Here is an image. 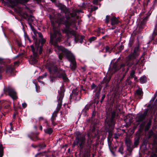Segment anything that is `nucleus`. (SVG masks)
<instances>
[{"mask_svg":"<svg viewBox=\"0 0 157 157\" xmlns=\"http://www.w3.org/2000/svg\"><path fill=\"white\" fill-rule=\"evenodd\" d=\"M137 78H136V77H134V79H135V80L136 79H137Z\"/></svg>","mask_w":157,"mask_h":157,"instance_id":"obj_59","label":"nucleus"},{"mask_svg":"<svg viewBox=\"0 0 157 157\" xmlns=\"http://www.w3.org/2000/svg\"><path fill=\"white\" fill-rule=\"evenodd\" d=\"M38 35L40 37V38L41 39H42L43 37V35H42V34L40 33H38Z\"/></svg>","mask_w":157,"mask_h":157,"instance_id":"obj_41","label":"nucleus"},{"mask_svg":"<svg viewBox=\"0 0 157 157\" xmlns=\"http://www.w3.org/2000/svg\"><path fill=\"white\" fill-rule=\"evenodd\" d=\"M63 57V55L60 54L59 55V58L60 59H61Z\"/></svg>","mask_w":157,"mask_h":157,"instance_id":"obj_45","label":"nucleus"},{"mask_svg":"<svg viewBox=\"0 0 157 157\" xmlns=\"http://www.w3.org/2000/svg\"><path fill=\"white\" fill-rule=\"evenodd\" d=\"M91 88L92 89H94L95 90L98 89V87L94 83L92 84Z\"/></svg>","mask_w":157,"mask_h":157,"instance_id":"obj_29","label":"nucleus"},{"mask_svg":"<svg viewBox=\"0 0 157 157\" xmlns=\"http://www.w3.org/2000/svg\"><path fill=\"white\" fill-rule=\"evenodd\" d=\"M7 90L9 95L11 96L13 99H15L17 98L16 93L13 90L8 88Z\"/></svg>","mask_w":157,"mask_h":157,"instance_id":"obj_11","label":"nucleus"},{"mask_svg":"<svg viewBox=\"0 0 157 157\" xmlns=\"http://www.w3.org/2000/svg\"><path fill=\"white\" fill-rule=\"evenodd\" d=\"M110 78H105L104 80H103V81L105 82V83H108L109 80H110Z\"/></svg>","mask_w":157,"mask_h":157,"instance_id":"obj_30","label":"nucleus"},{"mask_svg":"<svg viewBox=\"0 0 157 157\" xmlns=\"http://www.w3.org/2000/svg\"><path fill=\"white\" fill-rule=\"evenodd\" d=\"M45 147V145H44V147Z\"/></svg>","mask_w":157,"mask_h":157,"instance_id":"obj_63","label":"nucleus"},{"mask_svg":"<svg viewBox=\"0 0 157 157\" xmlns=\"http://www.w3.org/2000/svg\"><path fill=\"white\" fill-rule=\"evenodd\" d=\"M147 114V113H144L143 114H141L137 116L136 118V121L137 122H140L143 121L145 118Z\"/></svg>","mask_w":157,"mask_h":157,"instance_id":"obj_14","label":"nucleus"},{"mask_svg":"<svg viewBox=\"0 0 157 157\" xmlns=\"http://www.w3.org/2000/svg\"><path fill=\"white\" fill-rule=\"evenodd\" d=\"M22 107L23 108H25L27 106V104L26 103H24L22 104Z\"/></svg>","mask_w":157,"mask_h":157,"instance_id":"obj_42","label":"nucleus"},{"mask_svg":"<svg viewBox=\"0 0 157 157\" xmlns=\"http://www.w3.org/2000/svg\"><path fill=\"white\" fill-rule=\"evenodd\" d=\"M40 42L42 45L43 44L45 43V40L44 39L42 38V39H41V40H40Z\"/></svg>","mask_w":157,"mask_h":157,"instance_id":"obj_32","label":"nucleus"},{"mask_svg":"<svg viewBox=\"0 0 157 157\" xmlns=\"http://www.w3.org/2000/svg\"><path fill=\"white\" fill-rule=\"evenodd\" d=\"M110 20L111 23L112 25L117 24L119 22L118 19L114 16L111 17Z\"/></svg>","mask_w":157,"mask_h":157,"instance_id":"obj_15","label":"nucleus"},{"mask_svg":"<svg viewBox=\"0 0 157 157\" xmlns=\"http://www.w3.org/2000/svg\"><path fill=\"white\" fill-rule=\"evenodd\" d=\"M29 0H8V2L11 4L12 6H14L15 5L16 2L26 3Z\"/></svg>","mask_w":157,"mask_h":157,"instance_id":"obj_12","label":"nucleus"},{"mask_svg":"<svg viewBox=\"0 0 157 157\" xmlns=\"http://www.w3.org/2000/svg\"><path fill=\"white\" fill-rule=\"evenodd\" d=\"M154 141L153 143L152 144L153 145H155L156 144H157V136L154 135Z\"/></svg>","mask_w":157,"mask_h":157,"instance_id":"obj_25","label":"nucleus"},{"mask_svg":"<svg viewBox=\"0 0 157 157\" xmlns=\"http://www.w3.org/2000/svg\"><path fill=\"white\" fill-rule=\"evenodd\" d=\"M146 80V77H142L140 78V81L141 83H144Z\"/></svg>","mask_w":157,"mask_h":157,"instance_id":"obj_23","label":"nucleus"},{"mask_svg":"<svg viewBox=\"0 0 157 157\" xmlns=\"http://www.w3.org/2000/svg\"><path fill=\"white\" fill-rule=\"evenodd\" d=\"M139 140L140 138L139 137H136L135 138L134 144L136 146L138 145Z\"/></svg>","mask_w":157,"mask_h":157,"instance_id":"obj_20","label":"nucleus"},{"mask_svg":"<svg viewBox=\"0 0 157 157\" xmlns=\"http://www.w3.org/2000/svg\"><path fill=\"white\" fill-rule=\"evenodd\" d=\"M66 14V17H64L63 15L59 14L57 22L59 24H62L65 25L67 26H69L71 24L69 22L70 17L67 16V14Z\"/></svg>","mask_w":157,"mask_h":157,"instance_id":"obj_4","label":"nucleus"},{"mask_svg":"<svg viewBox=\"0 0 157 157\" xmlns=\"http://www.w3.org/2000/svg\"><path fill=\"white\" fill-rule=\"evenodd\" d=\"M14 64H17V62H14Z\"/></svg>","mask_w":157,"mask_h":157,"instance_id":"obj_57","label":"nucleus"},{"mask_svg":"<svg viewBox=\"0 0 157 157\" xmlns=\"http://www.w3.org/2000/svg\"><path fill=\"white\" fill-rule=\"evenodd\" d=\"M101 88L100 87H99V90L98 92H97L96 94V96L97 97V98H99V96L100 94V91L101 90Z\"/></svg>","mask_w":157,"mask_h":157,"instance_id":"obj_26","label":"nucleus"},{"mask_svg":"<svg viewBox=\"0 0 157 157\" xmlns=\"http://www.w3.org/2000/svg\"><path fill=\"white\" fill-rule=\"evenodd\" d=\"M105 97V94H103L102 95V97L101 99V103H102V101Z\"/></svg>","mask_w":157,"mask_h":157,"instance_id":"obj_40","label":"nucleus"},{"mask_svg":"<svg viewBox=\"0 0 157 157\" xmlns=\"http://www.w3.org/2000/svg\"><path fill=\"white\" fill-rule=\"evenodd\" d=\"M53 131L51 128H49L45 130V133L49 134H51L52 132Z\"/></svg>","mask_w":157,"mask_h":157,"instance_id":"obj_21","label":"nucleus"},{"mask_svg":"<svg viewBox=\"0 0 157 157\" xmlns=\"http://www.w3.org/2000/svg\"><path fill=\"white\" fill-rule=\"evenodd\" d=\"M27 38L28 39V40H29V42H30V40H29V38L28 37H27Z\"/></svg>","mask_w":157,"mask_h":157,"instance_id":"obj_58","label":"nucleus"},{"mask_svg":"<svg viewBox=\"0 0 157 157\" xmlns=\"http://www.w3.org/2000/svg\"><path fill=\"white\" fill-rule=\"evenodd\" d=\"M68 59L71 61V68L72 70H75L76 68V64L75 57L71 54H68L67 55Z\"/></svg>","mask_w":157,"mask_h":157,"instance_id":"obj_7","label":"nucleus"},{"mask_svg":"<svg viewBox=\"0 0 157 157\" xmlns=\"http://www.w3.org/2000/svg\"><path fill=\"white\" fill-rule=\"evenodd\" d=\"M109 19H110V18H109V16H106V22L107 23H108L109 22Z\"/></svg>","mask_w":157,"mask_h":157,"instance_id":"obj_36","label":"nucleus"},{"mask_svg":"<svg viewBox=\"0 0 157 157\" xmlns=\"http://www.w3.org/2000/svg\"><path fill=\"white\" fill-rule=\"evenodd\" d=\"M47 75L45 73L44 75L43 76H40L38 78V80H39L40 78H43L44 77H46Z\"/></svg>","mask_w":157,"mask_h":157,"instance_id":"obj_35","label":"nucleus"},{"mask_svg":"<svg viewBox=\"0 0 157 157\" xmlns=\"http://www.w3.org/2000/svg\"><path fill=\"white\" fill-rule=\"evenodd\" d=\"M140 51L139 46L135 47L134 49L133 52L129 55L126 59V64L128 65L129 63V61H130L133 59H135L137 56L139 54Z\"/></svg>","mask_w":157,"mask_h":157,"instance_id":"obj_6","label":"nucleus"},{"mask_svg":"<svg viewBox=\"0 0 157 157\" xmlns=\"http://www.w3.org/2000/svg\"><path fill=\"white\" fill-rule=\"evenodd\" d=\"M64 33H66L67 34H71L75 36V40L76 42H77L78 40L79 37H81V39L82 40L83 38L82 36H80L78 34H77L74 31H71L68 29H66L63 31Z\"/></svg>","mask_w":157,"mask_h":157,"instance_id":"obj_8","label":"nucleus"},{"mask_svg":"<svg viewBox=\"0 0 157 157\" xmlns=\"http://www.w3.org/2000/svg\"><path fill=\"white\" fill-rule=\"evenodd\" d=\"M14 68L12 67H9L7 70L6 72L8 74H12L13 73Z\"/></svg>","mask_w":157,"mask_h":157,"instance_id":"obj_17","label":"nucleus"},{"mask_svg":"<svg viewBox=\"0 0 157 157\" xmlns=\"http://www.w3.org/2000/svg\"><path fill=\"white\" fill-rule=\"evenodd\" d=\"M98 2V0H94L93 2L94 4H97Z\"/></svg>","mask_w":157,"mask_h":157,"instance_id":"obj_43","label":"nucleus"},{"mask_svg":"<svg viewBox=\"0 0 157 157\" xmlns=\"http://www.w3.org/2000/svg\"><path fill=\"white\" fill-rule=\"evenodd\" d=\"M51 1L53 2H54L56 1V0H51Z\"/></svg>","mask_w":157,"mask_h":157,"instance_id":"obj_60","label":"nucleus"},{"mask_svg":"<svg viewBox=\"0 0 157 157\" xmlns=\"http://www.w3.org/2000/svg\"><path fill=\"white\" fill-rule=\"evenodd\" d=\"M120 49L122 50L123 48V46L122 45H121L120 47Z\"/></svg>","mask_w":157,"mask_h":157,"instance_id":"obj_49","label":"nucleus"},{"mask_svg":"<svg viewBox=\"0 0 157 157\" xmlns=\"http://www.w3.org/2000/svg\"><path fill=\"white\" fill-rule=\"evenodd\" d=\"M55 78H56L55 77H51V81L52 82H53V81L55 80Z\"/></svg>","mask_w":157,"mask_h":157,"instance_id":"obj_44","label":"nucleus"},{"mask_svg":"<svg viewBox=\"0 0 157 157\" xmlns=\"http://www.w3.org/2000/svg\"><path fill=\"white\" fill-rule=\"evenodd\" d=\"M135 74V71L134 70H132L130 73V78H132L134 77V75Z\"/></svg>","mask_w":157,"mask_h":157,"instance_id":"obj_28","label":"nucleus"},{"mask_svg":"<svg viewBox=\"0 0 157 157\" xmlns=\"http://www.w3.org/2000/svg\"><path fill=\"white\" fill-rule=\"evenodd\" d=\"M153 135V132L152 131H150L149 133V138H150Z\"/></svg>","mask_w":157,"mask_h":157,"instance_id":"obj_34","label":"nucleus"},{"mask_svg":"<svg viewBox=\"0 0 157 157\" xmlns=\"http://www.w3.org/2000/svg\"><path fill=\"white\" fill-rule=\"evenodd\" d=\"M116 115V113L113 112L111 113L110 116L107 117L105 120V126L107 129L110 131L109 132V138H110L113 135V133L111 131L114 127L115 121L114 118Z\"/></svg>","mask_w":157,"mask_h":157,"instance_id":"obj_1","label":"nucleus"},{"mask_svg":"<svg viewBox=\"0 0 157 157\" xmlns=\"http://www.w3.org/2000/svg\"><path fill=\"white\" fill-rule=\"evenodd\" d=\"M3 62V59H2L1 58H0V63H2Z\"/></svg>","mask_w":157,"mask_h":157,"instance_id":"obj_52","label":"nucleus"},{"mask_svg":"<svg viewBox=\"0 0 157 157\" xmlns=\"http://www.w3.org/2000/svg\"><path fill=\"white\" fill-rule=\"evenodd\" d=\"M37 56L36 57H34L33 55V56H31V57L30 60L32 61V62L33 63H35L37 62Z\"/></svg>","mask_w":157,"mask_h":157,"instance_id":"obj_18","label":"nucleus"},{"mask_svg":"<svg viewBox=\"0 0 157 157\" xmlns=\"http://www.w3.org/2000/svg\"><path fill=\"white\" fill-rule=\"evenodd\" d=\"M76 135V138L73 144V146L75 147L76 145H78L79 147L80 150H82L86 142L85 135L78 133H77Z\"/></svg>","mask_w":157,"mask_h":157,"instance_id":"obj_2","label":"nucleus"},{"mask_svg":"<svg viewBox=\"0 0 157 157\" xmlns=\"http://www.w3.org/2000/svg\"><path fill=\"white\" fill-rule=\"evenodd\" d=\"M142 92V90L141 89H139L136 91V94L139 95H141Z\"/></svg>","mask_w":157,"mask_h":157,"instance_id":"obj_24","label":"nucleus"},{"mask_svg":"<svg viewBox=\"0 0 157 157\" xmlns=\"http://www.w3.org/2000/svg\"><path fill=\"white\" fill-rule=\"evenodd\" d=\"M43 118L42 117H40V120H43Z\"/></svg>","mask_w":157,"mask_h":157,"instance_id":"obj_56","label":"nucleus"},{"mask_svg":"<svg viewBox=\"0 0 157 157\" xmlns=\"http://www.w3.org/2000/svg\"><path fill=\"white\" fill-rule=\"evenodd\" d=\"M63 97V95H61V96L60 97L59 100L60 101H61V100H62Z\"/></svg>","mask_w":157,"mask_h":157,"instance_id":"obj_50","label":"nucleus"},{"mask_svg":"<svg viewBox=\"0 0 157 157\" xmlns=\"http://www.w3.org/2000/svg\"><path fill=\"white\" fill-rule=\"evenodd\" d=\"M49 70L50 72L52 74H58L60 72V71L58 70L57 68L55 65H52L49 67Z\"/></svg>","mask_w":157,"mask_h":157,"instance_id":"obj_9","label":"nucleus"},{"mask_svg":"<svg viewBox=\"0 0 157 157\" xmlns=\"http://www.w3.org/2000/svg\"><path fill=\"white\" fill-rule=\"evenodd\" d=\"M104 38H105V37H103V39H104Z\"/></svg>","mask_w":157,"mask_h":157,"instance_id":"obj_64","label":"nucleus"},{"mask_svg":"<svg viewBox=\"0 0 157 157\" xmlns=\"http://www.w3.org/2000/svg\"><path fill=\"white\" fill-rule=\"evenodd\" d=\"M80 11H80L79 10H74V11L73 12L71 13H70V12L69 11V10L68 9H66L64 11V12L65 13V14L68 15H69V14H70L71 16L72 17H74L75 16H77V13L78 12H79Z\"/></svg>","mask_w":157,"mask_h":157,"instance_id":"obj_13","label":"nucleus"},{"mask_svg":"<svg viewBox=\"0 0 157 157\" xmlns=\"http://www.w3.org/2000/svg\"><path fill=\"white\" fill-rule=\"evenodd\" d=\"M98 8L97 7H94L91 9V10L92 11H94L98 9Z\"/></svg>","mask_w":157,"mask_h":157,"instance_id":"obj_38","label":"nucleus"},{"mask_svg":"<svg viewBox=\"0 0 157 157\" xmlns=\"http://www.w3.org/2000/svg\"><path fill=\"white\" fill-rule=\"evenodd\" d=\"M95 39H96V37H92L90 38L89 39V40L90 42H91L92 41L95 40Z\"/></svg>","mask_w":157,"mask_h":157,"instance_id":"obj_31","label":"nucleus"},{"mask_svg":"<svg viewBox=\"0 0 157 157\" xmlns=\"http://www.w3.org/2000/svg\"><path fill=\"white\" fill-rule=\"evenodd\" d=\"M58 76L59 78H62L63 80L65 81H68V79L67 78L66 74H63L62 75H59Z\"/></svg>","mask_w":157,"mask_h":157,"instance_id":"obj_16","label":"nucleus"},{"mask_svg":"<svg viewBox=\"0 0 157 157\" xmlns=\"http://www.w3.org/2000/svg\"><path fill=\"white\" fill-rule=\"evenodd\" d=\"M52 25L53 26V27H54V28L55 27V23H54V22H52Z\"/></svg>","mask_w":157,"mask_h":157,"instance_id":"obj_47","label":"nucleus"},{"mask_svg":"<svg viewBox=\"0 0 157 157\" xmlns=\"http://www.w3.org/2000/svg\"><path fill=\"white\" fill-rule=\"evenodd\" d=\"M31 138L33 140H37L38 139L37 137H35L34 138H32V137H31Z\"/></svg>","mask_w":157,"mask_h":157,"instance_id":"obj_46","label":"nucleus"},{"mask_svg":"<svg viewBox=\"0 0 157 157\" xmlns=\"http://www.w3.org/2000/svg\"><path fill=\"white\" fill-rule=\"evenodd\" d=\"M114 138L116 139H117V138H118V136L116 134H115L114 135Z\"/></svg>","mask_w":157,"mask_h":157,"instance_id":"obj_51","label":"nucleus"},{"mask_svg":"<svg viewBox=\"0 0 157 157\" xmlns=\"http://www.w3.org/2000/svg\"><path fill=\"white\" fill-rule=\"evenodd\" d=\"M156 155L155 154H153L150 155V157H155Z\"/></svg>","mask_w":157,"mask_h":157,"instance_id":"obj_48","label":"nucleus"},{"mask_svg":"<svg viewBox=\"0 0 157 157\" xmlns=\"http://www.w3.org/2000/svg\"><path fill=\"white\" fill-rule=\"evenodd\" d=\"M61 36L60 33L58 31H55L54 30V34L51 36L50 41L51 43L54 45L58 49L63 52L64 50L63 48L62 47L59 46L55 42L53 41V38L57 36L58 37L57 39V41H60L61 38Z\"/></svg>","mask_w":157,"mask_h":157,"instance_id":"obj_3","label":"nucleus"},{"mask_svg":"<svg viewBox=\"0 0 157 157\" xmlns=\"http://www.w3.org/2000/svg\"><path fill=\"white\" fill-rule=\"evenodd\" d=\"M151 123L149 122L146 127V130H147L148 129L149 127L151 125Z\"/></svg>","mask_w":157,"mask_h":157,"instance_id":"obj_33","label":"nucleus"},{"mask_svg":"<svg viewBox=\"0 0 157 157\" xmlns=\"http://www.w3.org/2000/svg\"><path fill=\"white\" fill-rule=\"evenodd\" d=\"M112 48H110L108 46H106L105 48V51L106 52H110L112 50Z\"/></svg>","mask_w":157,"mask_h":157,"instance_id":"obj_27","label":"nucleus"},{"mask_svg":"<svg viewBox=\"0 0 157 157\" xmlns=\"http://www.w3.org/2000/svg\"><path fill=\"white\" fill-rule=\"evenodd\" d=\"M55 117H56V116H53L52 117L51 119H52V123L53 124V123H54V121L55 118Z\"/></svg>","mask_w":157,"mask_h":157,"instance_id":"obj_39","label":"nucleus"},{"mask_svg":"<svg viewBox=\"0 0 157 157\" xmlns=\"http://www.w3.org/2000/svg\"><path fill=\"white\" fill-rule=\"evenodd\" d=\"M82 68L83 69L84 71H85L86 70L84 67H82Z\"/></svg>","mask_w":157,"mask_h":157,"instance_id":"obj_55","label":"nucleus"},{"mask_svg":"<svg viewBox=\"0 0 157 157\" xmlns=\"http://www.w3.org/2000/svg\"><path fill=\"white\" fill-rule=\"evenodd\" d=\"M123 150V147L122 146H121L120 147L119 149V151H120L121 153H122V151Z\"/></svg>","mask_w":157,"mask_h":157,"instance_id":"obj_37","label":"nucleus"},{"mask_svg":"<svg viewBox=\"0 0 157 157\" xmlns=\"http://www.w3.org/2000/svg\"><path fill=\"white\" fill-rule=\"evenodd\" d=\"M125 143L127 144V146L130 147V146L131 141L129 138H126L125 140Z\"/></svg>","mask_w":157,"mask_h":157,"instance_id":"obj_22","label":"nucleus"},{"mask_svg":"<svg viewBox=\"0 0 157 157\" xmlns=\"http://www.w3.org/2000/svg\"><path fill=\"white\" fill-rule=\"evenodd\" d=\"M36 41L35 42V48H34L33 45L31 46V47L33 52V55L34 57H36L37 56L38 52L39 54H41L42 51V45H39L40 42L37 41L36 39Z\"/></svg>","mask_w":157,"mask_h":157,"instance_id":"obj_5","label":"nucleus"},{"mask_svg":"<svg viewBox=\"0 0 157 157\" xmlns=\"http://www.w3.org/2000/svg\"><path fill=\"white\" fill-rule=\"evenodd\" d=\"M125 65V64H122L121 65L120 67H117V63L116 62L115 63L113 64V68L111 71V73L112 74H113L118 70L121 67L124 66Z\"/></svg>","mask_w":157,"mask_h":157,"instance_id":"obj_10","label":"nucleus"},{"mask_svg":"<svg viewBox=\"0 0 157 157\" xmlns=\"http://www.w3.org/2000/svg\"><path fill=\"white\" fill-rule=\"evenodd\" d=\"M3 155V148L2 144H0V157H2Z\"/></svg>","mask_w":157,"mask_h":157,"instance_id":"obj_19","label":"nucleus"},{"mask_svg":"<svg viewBox=\"0 0 157 157\" xmlns=\"http://www.w3.org/2000/svg\"><path fill=\"white\" fill-rule=\"evenodd\" d=\"M101 0H98V1H101Z\"/></svg>","mask_w":157,"mask_h":157,"instance_id":"obj_62","label":"nucleus"},{"mask_svg":"<svg viewBox=\"0 0 157 157\" xmlns=\"http://www.w3.org/2000/svg\"><path fill=\"white\" fill-rule=\"evenodd\" d=\"M76 90H73V93H74V92Z\"/></svg>","mask_w":157,"mask_h":157,"instance_id":"obj_61","label":"nucleus"},{"mask_svg":"<svg viewBox=\"0 0 157 157\" xmlns=\"http://www.w3.org/2000/svg\"><path fill=\"white\" fill-rule=\"evenodd\" d=\"M2 68L1 67H0V73L2 72ZM1 76L0 75V78H1Z\"/></svg>","mask_w":157,"mask_h":157,"instance_id":"obj_53","label":"nucleus"},{"mask_svg":"<svg viewBox=\"0 0 157 157\" xmlns=\"http://www.w3.org/2000/svg\"><path fill=\"white\" fill-rule=\"evenodd\" d=\"M40 129L41 130H42V126H40Z\"/></svg>","mask_w":157,"mask_h":157,"instance_id":"obj_54","label":"nucleus"}]
</instances>
